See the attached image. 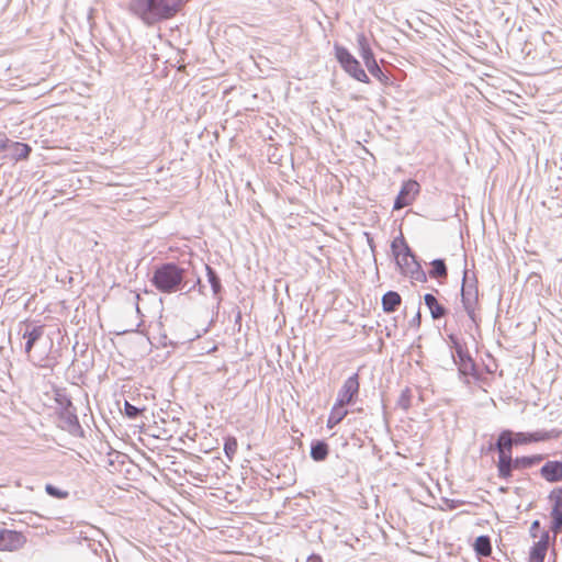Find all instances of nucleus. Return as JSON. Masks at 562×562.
<instances>
[{
  "mask_svg": "<svg viewBox=\"0 0 562 562\" xmlns=\"http://www.w3.org/2000/svg\"><path fill=\"white\" fill-rule=\"evenodd\" d=\"M541 477L549 483L562 481V460H549L539 471Z\"/></svg>",
  "mask_w": 562,
  "mask_h": 562,
  "instance_id": "13",
  "label": "nucleus"
},
{
  "mask_svg": "<svg viewBox=\"0 0 562 562\" xmlns=\"http://www.w3.org/2000/svg\"><path fill=\"white\" fill-rule=\"evenodd\" d=\"M550 530L554 533V536L562 532V509L551 508L550 512Z\"/></svg>",
  "mask_w": 562,
  "mask_h": 562,
  "instance_id": "28",
  "label": "nucleus"
},
{
  "mask_svg": "<svg viewBox=\"0 0 562 562\" xmlns=\"http://www.w3.org/2000/svg\"><path fill=\"white\" fill-rule=\"evenodd\" d=\"M144 411V408H139L133 404H131L130 402L125 401L124 403V414L128 417V418H132V419H135L137 418L140 413Z\"/></svg>",
  "mask_w": 562,
  "mask_h": 562,
  "instance_id": "34",
  "label": "nucleus"
},
{
  "mask_svg": "<svg viewBox=\"0 0 562 562\" xmlns=\"http://www.w3.org/2000/svg\"><path fill=\"white\" fill-rule=\"evenodd\" d=\"M357 43L359 46L360 56L363 59V63L368 71L374 78H376L382 85H391V77L387 74H385L379 66L374 57L373 50L370 47L369 41L363 33L357 35Z\"/></svg>",
  "mask_w": 562,
  "mask_h": 562,
  "instance_id": "5",
  "label": "nucleus"
},
{
  "mask_svg": "<svg viewBox=\"0 0 562 562\" xmlns=\"http://www.w3.org/2000/svg\"><path fill=\"white\" fill-rule=\"evenodd\" d=\"M184 0H130L128 10L147 25L175 16Z\"/></svg>",
  "mask_w": 562,
  "mask_h": 562,
  "instance_id": "1",
  "label": "nucleus"
},
{
  "mask_svg": "<svg viewBox=\"0 0 562 562\" xmlns=\"http://www.w3.org/2000/svg\"><path fill=\"white\" fill-rule=\"evenodd\" d=\"M547 551V548H543L533 542L529 551V562H544Z\"/></svg>",
  "mask_w": 562,
  "mask_h": 562,
  "instance_id": "30",
  "label": "nucleus"
},
{
  "mask_svg": "<svg viewBox=\"0 0 562 562\" xmlns=\"http://www.w3.org/2000/svg\"><path fill=\"white\" fill-rule=\"evenodd\" d=\"M532 442L548 441L559 439L562 436V429L552 428L550 430H537L530 432Z\"/></svg>",
  "mask_w": 562,
  "mask_h": 562,
  "instance_id": "26",
  "label": "nucleus"
},
{
  "mask_svg": "<svg viewBox=\"0 0 562 562\" xmlns=\"http://www.w3.org/2000/svg\"><path fill=\"white\" fill-rule=\"evenodd\" d=\"M59 427L72 436H82L83 429L77 416V409L71 408L68 411L57 412Z\"/></svg>",
  "mask_w": 562,
  "mask_h": 562,
  "instance_id": "11",
  "label": "nucleus"
},
{
  "mask_svg": "<svg viewBox=\"0 0 562 562\" xmlns=\"http://www.w3.org/2000/svg\"><path fill=\"white\" fill-rule=\"evenodd\" d=\"M443 502L446 504V506L450 509V510H453V509H457L458 507L467 504L465 501L463 499H450V498H443Z\"/></svg>",
  "mask_w": 562,
  "mask_h": 562,
  "instance_id": "38",
  "label": "nucleus"
},
{
  "mask_svg": "<svg viewBox=\"0 0 562 562\" xmlns=\"http://www.w3.org/2000/svg\"><path fill=\"white\" fill-rule=\"evenodd\" d=\"M368 243H369L370 248L373 250V248H374L373 239L368 238Z\"/></svg>",
  "mask_w": 562,
  "mask_h": 562,
  "instance_id": "46",
  "label": "nucleus"
},
{
  "mask_svg": "<svg viewBox=\"0 0 562 562\" xmlns=\"http://www.w3.org/2000/svg\"><path fill=\"white\" fill-rule=\"evenodd\" d=\"M420 323H422V316H420V311L418 310L417 313L415 314V316L411 319L409 325L412 327L418 328L420 326Z\"/></svg>",
  "mask_w": 562,
  "mask_h": 562,
  "instance_id": "43",
  "label": "nucleus"
},
{
  "mask_svg": "<svg viewBox=\"0 0 562 562\" xmlns=\"http://www.w3.org/2000/svg\"><path fill=\"white\" fill-rule=\"evenodd\" d=\"M360 390L359 374L353 373L348 376L340 390L338 391L336 403L337 406H347L355 403Z\"/></svg>",
  "mask_w": 562,
  "mask_h": 562,
  "instance_id": "7",
  "label": "nucleus"
},
{
  "mask_svg": "<svg viewBox=\"0 0 562 562\" xmlns=\"http://www.w3.org/2000/svg\"><path fill=\"white\" fill-rule=\"evenodd\" d=\"M237 448H238V442H237L236 437L226 436L224 438V448L223 449H224L225 457L229 461H233V459L236 454Z\"/></svg>",
  "mask_w": 562,
  "mask_h": 562,
  "instance_id": "29",
  "label": "nucleus"
},
{
  "mask_svg": "<svg viewBox=\"0 0 562 562\" xmlns=\"http://www.w3.org/2000/svg\"><path fill=\"white\" fill-rule=\"evenodd\" d=\"M527 457H528L530 468L533 467L535 464L542 462L544 459L543 454H532V456H527Z\"/></svg>",
  "mask_w": 562,
  "mask_h": 562,
  "instance_id": "41",
  "label": "nucleus"
},
{
  "mask_svg": "<svg viewBox=\"0 0 562 562\" xmlns=\"http://www.w3.org/2000/svg\"><path fill=\"white\" fill-rule=\"evenodd\" d=\"M45 492L57 499H65L68 497L69 493L67 491L60 490L59 487L53 485V484H46L45 485Z\"/></svg>",
  "mask_w": 562,
  "mask_h": 562,
  "instance_id": "32",
  "label": "nucleus"
},
{
  "mask_svg": "<svg viewBox=\"0 0 562 562\" xmlns=\"http://www.w3.org/2000/svg\"><path fill=\"white\" fill-rule=\"evenodd\" d=\"M44 335V325H35L32 328H26L22 337L25 340L24 351L32 359L31 351L35 344L41 340Z\"/></svg>",
  "mask_w": 562,
  "mask_h": 562,
  "instance_id": "15",
  "label": "nucleus"
},
{
  "mask_svg": "<svg viewBox=\"0 0 562 562\" xmlns=\"http://www.w3.org/2000/svg\"><path fill=\"white\" fill-rule=\"evenodd\" d=\"M391 250L395 261H406L412 256V249L402 234L392 240Z\"/></svg>",
  "mask_w": 562,
  "mask_h": 562,
  "instance_id": "16",
  "label": "nucleus"
},
{
  "mask_svg": "<svg viewBox=\"0 0 562 562\" xmlns=\"http://www.w3.org/2000/svg\"><path fill=\"white\" fill-rule=\"evenodd\" d=\"M548 498L553 503L552 508L562 509V487H554Z\"/></svg>",
  "mask_w": 562,
  "mask_h": 562,
  "instance_id": "33",
  "label": "nucleus"
},
{
  "mask_svg": "<svg viewBox=\"0 0 562 562\" xmlns=\"http://www.w3.org/2000/svg\"><path fill=\"white\" fill-rule=\"evenodd\" d=\"M513 446H515L514 431L509 429L502 430L495 442V449L498 451V457H513Z\"/></svg>",
  "mask_w": 562,
  "mask_h": 562,
  "instance_id": "14",
  "label": "nucleus"
},
{
  "mask_svg": "<svg viewBox=\"0 0 562 562\" xmlns=\"http://www.w3.org/2000/svg\"><path fill=\"white\" fill-rule=\"evenodd\" d=\"M56 360L52 359L48 355L38 356L36 360L33 361L34 364L41 368H52L55 364Z\"/></svg>",
  "mask_w": 562,
  "mask_h": 562,
  "instance_id": "36",
  "label": "nucleus"
},
{
  "mask_svg": "<svg viewBox=\"0 0 562 562\" xmlns=\"http://www.w3.org/2000/svg\"><path fill=\"white\" fill-rule=\"evenodd\" d=\"M514 441L515 446L527 445L532 442V438L530 436V432L518 431L514 432Z\"/></svg>",
  "mask_w": 562,
  "mask_h": 562,
  "instance_id": "35",
  "label": "nucleus"
},
{
  "mask_svg": "<svg viewBox=\"0 0 562 562\" xmlns=\"http://www.w3.org/2000/svg\"><path fill=\"white\" fill-rule=\"evenodd\" d=\"M492 450H496L495 449V443H490L488 447H487V451H492Z\"/></svg>",
  "mask_w": 562,
  "mask_h": 562,
  "instance_id": "47",
  "label": "nucleus"
},
{
  "mask_svg": "<svg viewBox=\"0 0 562 562\" xmlns=\"http://www.w3.org/2000/svg\"><path fill=\"white\" fill-rule=\"evenodd\" d=\"M328 453H329V446L325 440L316 439L311 442L310 456L314 461L321 462V461L326 460V458L328 457Z\"/></svg>",
  "mask_w": 562,
  "mask_h": 562,
  "instance_id": "19",
  "label": "nucleus"
},
{
  "mask_svg": "<svg viewBox=\"0 0 562 562\" xmlns=\"http://www.w3.org/2000/svg\"><path fill=\"white\" fill-rule=\"evenodd\" d=\"M479 301L477 279L475 273L467 269L463 270L461 284V302L464 311L472 322H476L475 308Z\"/></svg>",
  "mask_w": 562,
  "mask_h": 562,
  "instance_id": "4",
  "label": "nucleus"
},
{
  "mask_svg": "<svg viewBox=\"0 0 562 562\" xmlns=\"http://www.w3.org/2000/svg\"><path fill=\"white\" fill-rule=\"evenodd\" d=\"M424 303L434 319H440L448 314V310L438 302L437 297L432 293H426L424 295Z\"/></svg>",
  "mask_w": 562,
  "mask_h": 562,
  "instance_id": "17",
  "label": "nucleus"
},
{
  "mask_svg": "<svg viewBox=\"0 0 562 562\" xmlns=\"http://www.w3.org/2000/svg\"><path fill=\"white\" fill-rule=\"evenodd\" d=\"M1 149L5 150L9 157L14 161H21L27 159L32 148L26 143L13 142L10 139H4L0 145Z\"/></svg>",
  "mask_w": 562,
  "mask_h": 562,
  "instance_id": "12",
  "label": "nucleus"
},
{
  "mask_svg": "<svg viewBox=\"0 0 562 562\" xmlns=\"http://www.w3.org/2000/svg\"><path fill=\"white\" fill-rule=\"evenodd\" d=\"M82 541L86 543L87 548L95 555L102 558L103 553L109 558L108 549L104 543L100 540H95L89 537H83Z\"/></svg>",
  "mask_w": 562,
  "mask_h": 562,
  "instance_id": "27",
  "label": "nucleus"
},
{
  "mask_svg": "<svg viewBox=\"0 0 562 562\" xmlns=\"http://www.w3.org/2000/svg\"><path fill=\"white\" fill-rule=\"evenodd\" d=\"M549 541H550L549 530H542L541 535L539 536V540L536 543L548 549Z\"/></svg>",
  "mask_w": 562,
  "mask_h": 562,
  "instance_id": "39",
  "label": "nucleus"
},
{
  "mask_svg": "<svg viewBox=\"0 0 562 562\" xmlns=\"http://www.w3.org/2000/svg\"><path fill=\"white\" fill-rule=\"evenodd\" d=\"M402 274L409 277L412 280L418 282L427 281V273L424 271L422 265L418 262L416 255L412 251L406 261H395Z\"/></svg>",
  "mask_w": 562,
  "mask_h": 562,
  "instance_id": "9",
  "label": "nucleus"
},
{
  "mask_svg": "<svg viewBox=\"0 0 562 562\" xmlns=\"http://www.w3.org/2000/svg\"><path fill=\"white\" fill-rule=\"evenodd\" d=\"M188 269L168 261L156 266L150 277L151 285L160 293L182 292L188 286Z\"/></svg>",
  "mask_w": 562,
  "mask_h": 562,
  "instance_id": "2",
  "label": "nucleus"
},
{
  "mask_svg": "<svg viewBox=\"0 0 562 562\" xmlns=\"http://www.w3.org/2000/svg\"><path fill=\"white\" fill-rule=\"evenodd\" d=\"M54 401L57 405V412L68 411L76 408L72 404L70 396L65 389H57L54 392Z\"/></svg>",
  "mask_w": 562,
  "mask_h": 562,
  "instance_id": "23",
  "label": "nucleus"
},
{
  "mask_svg": "<svg viewBox=\"0 0 562 562\" xmlns=\"http://www.w3.org/2000/svg\"><path fill=\"white\" fill-rule=\"evenodd\" d=\"M474 552L477 557L487 558L492 554V542L487 535L479 536L473 544Z\"/></svg>",
  "mask_w": 562,
  "mask_h": 562,
  "instance_id": "21",
  "label": "nucleus"
},
{
  "mask_svg": "<svg viewBox=\"0 0 562 562\" xmlns=\"http://www.w3.org/2000/svg\"><path fill=\"white\" fill-rule=\"evenodd\" d=\"M347 414L348 411L345 406H337V403L335 402L327 418V428L333 429L347 416Z\"/></svg>",
  "mask_w": 562,
  "mask_h": 562,
  "instance_id": "24",
  "label": "nucleus"
},
{
  "mask_svg": "<svg viewBox=\"0 0 562 562\" xmlns=\"http://www.w3.org/2000/svg\"><path fill=\"white\" fill-rule=\"evenodd\" d=\"M397 406L401 407L403 411H408L412 406V391L409 387H405L397 400Z\"/></svg>",
  "mask_w": 562,
  "mask_h": 562,
  "instance_id": "31",
  "label": "nucleus"
},
{
  "mask_svg": "<svg viewBox=\"0 0 562 562\" xmlns=\"http://www.w3.org/2000/svg\"><path fill=\"white\" fill-rule=\"evenodd\" d=\"M429 277L432 279H447L448 268L445 259L437 258L430 262Z\"/></svg>",
  "mask_w": 562,
  "mask_h": 562,
  "instance_id": "25",
  "label": "nucleus"
},
{
  "mask_svg": "<svg viewBox=\"0 0 562 562\" xmlns=\"http://www.w3.org/2000/svg\"><path fill=\"white\" fill-rule=\"evenodd\" d=\"M447 340L448 346L451 349V357L453 363L458 367L459 375L461 378L472 376L477 379V367L474 359L469 352L465 341L456 334H448ZM464 382L469 383V380L465 379Z\"/></svg>",
  "mask_w": 562,
  "mask_h": 562,
  "instance_id": "3",
  "label": "nucleus"
},
{
  "mask_svg": "<svg viewBox=\"0 0 562 562\" xmlns=\"http://www.w3.org/2000/svg\"><path fill=\"white\" fill-rule=\"evenodd\" d=\"M419 190L420 186L416 180L409 179L404 181L394 200L393 210L398 211L411 205L419 193Z\"/></svg>",
  "mask_w": 562,
  "mask_h": 562,
  "instance_id": "8",
  "label": "nucleus"
},
{
  "mask_svg": "<svg viewBox=\"0 0 562 562\" xmlns=\"http://www.w3.org/2000/svg\"><path fill=\"white\" fill-rule=\"evenodd\" d=\"M307 562H322V559L319 555L312 554L307 558Z\"/></svg>",
  "mask_w": 562,
  "mask_h": 562,
  "instance_id": "45",
  "label": "nucleus"
},
{
  "mask_svg": "<svg viewBox=\"0 0 562 562\" xmlns=\"http://www.w3.org/2000/svg\"><path fill=\"white\" fill-rule=\"evenodd\" d=\"M402 303V297L396 291H387L383 294L381 304L385 313L395 312Z\"/></svg>",
  "mask_w": 562,
  "mask_h": 562,
  "instance_id": "20",
  "label": "nucleus"
},
{
  "mask_svg": "<svg viewBox=\"0 0 562 562\" xmlns=\"http://www.w3.org/2000/svg\"><path fill=\"white\" fill-rule=\"evenodd\" d=\"M540 521L539 520H533L531 522V526H530V529H529V532H530V536L532 538H537L538 537V532L540 530Z\"/></svg>",
  "mask_w": 562,
  "mask_h": 562,
  "instance_id": "42",
  "label": "nucleus"
},
{
  "mask_svg": "<svg viewBox=\"0 0 562 562\" xmlns=\"http://www.w3.org/2000/svg\"><path fill=\"white\" fill-rule=\"evenodd\" d=\"M335 57L341 68L357 81L369 83L370 78L368 77L364 69L361 67L359 60L344 46L338 44L335 45Z\"/></svg>",
  "mask_w": 562,
  "mask_h": 562,
  "instance_id": "6",
  "label": "nucleus"
},
{
  "mask_svg": "<svg viewBox=\"0 0 562 562\" xmlns=\"http://www.w3.org/2000/svg\"><path fill=\"white\" fill-rule=\"evenodd\" d=\"M513 463L516 470L530 468L527 456L513 458Z\"/></svg>",
  "mask_w": 562,
  "mask_h": 562,
  "instance_id": "37",
  "label": "nucleus"
},
{
  "mask_svg": "<svg viewBox=\"0 0 562 562\" xmlns=\"http://www.w3.org/2000/svg\"><path fill=\"white\" fill-rule=\"evenodd\" d=\"M196 286H199V292L203 293L204 285H202L200 278H196L195 282L191 286H187L183 291L186 294H188L195 290Z\"/></svg>",
  "mask_w": 562,
  "mask_h": 562,
  "instance_id": "40",
  "label": "nucleus"
},
{
  "mask_svg": "<svg viewBox=\"0 0 562 562\" xmlns=\"http://www.w3.org/2000/svg\"><path fill=\"white\" fill-rule=\"evenodd\" d=\"M516 470L513 463V457H498L497 471L498 477L509 480L513 476V471Z\"/></svg>",
  "mask_w": 562,
  "mask_h": 562,
  "instance_id": "22",
  "label": "nucleus"
},
{
  "mask_svg": "<svg viewBox=\"0 0 562 562\" xmlns=\"http://www.w3.org/2000/svg\"><path fill=\"white\" fill-rule=\"evenodd\" d=\"M49 347L50 348L53 347V339L52 338L49 339Z\"/></svg>",
  "mask_w": 562,
  "mask_h": 562,
  "instance_id": "48",
  "label": "nucleus"
},
{
  "mask_svg": "<svg viewBox=\"0 0 562 562\" xmlns=\"http://www.w3.org/2000/svg\"><path fill=\"white\" fill-rule=\"evenodd\" d=\"M205 271H206V278L207 282L211 285L213 297L217 300V303H221L222 301V291L223 285L221 278L215 269H213L211 266L205 265Z\"/></svg>",
  "mask_w": 562,
  "mask_h": 562,
  "instance_id": "18",
  "label": "nucleus"
},
{
  "mask_svg": "<svg viewBox=\"0 0 562 562\" xmlns=\"http://www.w3.org/2000/svg\"><path fill=\"white\" fill-rule=\"evenodd\" d=\"M26 543V537L16 530L0 529V551H16Z\"/></svg>",
  "mask_w": 562,
  "mask_h": 562,
  "instance_id": "10",
  "label": "nucleus"
},
{
  "mask_svg": "<svg viewBox=\"0 0 562 562\" xmlns=\"http://www.w3.org/2000/svg\"><path fill=\"white\" fill-rule=\"evenodd\" d=\"M241 318H243V316H241V312H240V310L237 307V308H236V314H235L234 323H235V325H238V327H239V328H240V326H241Z\"/></svg>",
  "mask_w": 562,
  "mask_h": 562,
  "instance_id": "44",
  "label": "nucleus"
}]
</instances>
